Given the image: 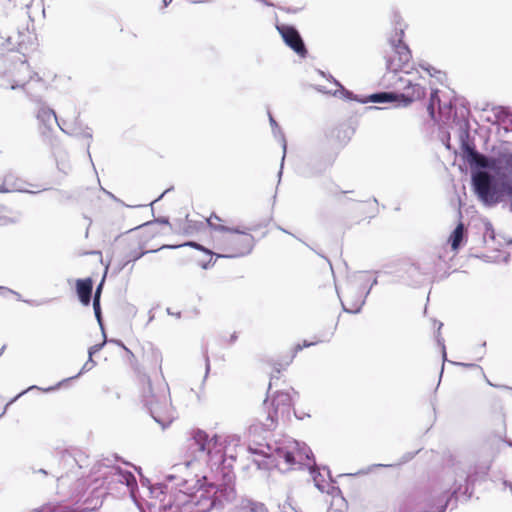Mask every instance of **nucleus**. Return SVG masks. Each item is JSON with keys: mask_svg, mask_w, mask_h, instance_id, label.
Here are the masks:
<instances>
[{"mask_svg": "<svg viewBox=\"0 0 512 512\" xmlns=\"http://www.w3.org/2000/svg\"><path fill=\"white\" fill-rule=\"evenodd\" d=\"M162 354L149 347L143 350L141 357L142 371L138 374V385L145 405L152 417L159 423L171 417V404L168 386L162 375Z\"/></svg>", "mask_w": 512, "mask_h": 512, "instance_id": "f257e3e1", "label": "nucleus"}, {"mask_svg": "<svg viewBox=\"0 0 512 512\" xmlns=\"http://www.w3.org/2000/svg\"><path fill=\"white\" fill-rule=\"evenodd\" d=\"M253 247V236L244 230L230 227L213 239L217 257L237 258L248 254Z\"/></svg>", "mask_w": 512, "mask_h": 512, "instance_id": "f03ea898", "label": "nucleus"}, {"mask_svg": "<svg viewBox=\"0 0 512 512\" xmlns=\"http://www.w3.org/2000/svg\"><path fill=\"white\" fill-rule=\"evenodd\" d=\"M217 492L215 484H201L191 495L180 491L176 496V504L187 506L191 512H209L215 506Z\"/></svg>", "mask_w": 512, "mask_h": 512, "instance_id": "7ed1b4c3", "label": "nucleus"}, {"mask_svg": "<svg viewBox=\"0 0 512 512\" xmlns=\"http://www.w3.org/2000/svg\"><path fill=\"white\" fill-rule=\"evenodd\" d=\"M404 29L400 28L396 32L395 37L389 41L387 48L384 50L386 59V67L392 72H398L408 66L412 55L408 46L403 42Z\"/></svg>", "mask_w": 512, "mask_h": 512, "instance_id": "20e7f679", "label": "nucleus"}, {"mask_svg": "<svg viewBox=\"0 0 512 512\" xmlns=\"http://www.w3.org/2000/svg\"><path fill=\"white\" fill-rule=\"evenodd\" d=\"M197 440L200 441L206 457H219L223 458L226 454V446L228 443L239 439L235 436H223L220 434L209 435L201 429H196Z\"/></svg>", "mask_w": 512, "mask_h": 512, "instance_id": "39448f33", "label": "nucleus"}, {"mask_svg": "<svg viewBox=\"0 0 512 512\" xmlns=\"http://www.w3.org/2000/svg\"><path fill=\"white\" fill-rule=\"evenodd\" d=\"M472 184L478 199L486 205H495L499 202V194L492 185V177L488 172L478 171L472 175Z\"/></svg>", "mask_w": 512, "mask_h": 512, "instance_id": "423d86ee", "label": "nucleus"}, {"mask_svg": "<svg viewBox=\"0 0 512 512\" xmlns=\"http://www.w3.org/2000/svg\"><path fill=\"white\" fill-rule=\"evenodd\" d=\"M405 85L401 93H398L399 102L404 106H408L413 102L423 99L426 95V79L424 77H416L414 79L401 78Z\"/></svg>", "mask_w": 512, "mask_h": 512, "instance_id": "0eeeda50", "label": "nucleus"}, {"mask_svg": "<svg viewBox=\"0 0 512 512\" xmlns=\"http://www.w3.org/2000/svg\"><path fill=\"white\" fill-rule=\"evenodd\" d=\"M181 461L186 467H192L200 463L206 457L204 449L197 440L196 429L191 432V437L187 439L185 444L181 447Z\"/></svg>", "mask_w": 512, "mask_h": 512, "instance_id": "6e6552de", "label": "nucleus"}, {"mask_svg": "<svg viewBox=\"0 0 512 512\" xmlns=\"http://www.w3.org/2000/svg\"><path fill=\"white\" fill-rule=\"evenodd\" d=\"M276 28L287 46H289L294 52H296L300 56L306 55V47L299 32L295 27L282 24L277 25Z\"/></svg>", "mask_w": 512, "mask_h": 512, "instance_id": "1a4fd4ad", "label": "nucleus"}, {"mask_svg": "<svg viewBox=\"0 0 512 512\" xmlns=\"http://www.w3.org/2000/svg\"><path fill=\"white\" fill-rule=\"evenodd\" d=\"M284 415L282 411L275 408L273 403L265 400L259 413L258 421L265 430H273L276 428L280 416Z\"/></svg>", "mask_w": 512, "mask_h": 512, "instance_id": "9d476101", "label": "nucleus"}, {"mask_svg": "<svg viewBox=\"0 0 512 512\" xmlns=\"http://www.w3.org/2000/svg\"><path fill=\"white\" fill-rule=\"evenodd\" d=\"M294 358H295V353H290L289 351H287L269 361V366L271 369L269 389H271V387H272L273 380H278L280 378V374L283 371L287 370V368L293 362Z\"/></svg>", "mask_w": 512, "mask_h": 512, "instance_id": "9b49d317", "label": "nucleus"}, {"mask_svg": "<svg viewBox=\"0 0 512 512\" xmlns=\"http://www.w3.org/2000/svg\"><path fill=\"white\" fill-rule=\"evenodd\" d=\"M344 310L350 313H356L364 304V299L361 293H358L353 288L345 290L340 297Z\"/></svg>", "mask_w": 512, "mask_h": 512, "instance_id": "f8f14e48", "label": "nucleus"}, {"mask_svg": "<svg viewBox=\"0 0 512 512\" xmlns=\"http://www.w3.org/2000/svg\"><path fill=\"white\" fill-rule=\"evenodd\" d=\"M158 226L157 223H147L133 233L132 238L138 242L141 250H148L147 242L157 235Z\"/></svg>", "mask_w": 512, "mask_h": 512, "instance_id": "ddd939ff", "label": "nucleus"}, {"mask_svg": "<svg viewBox=\"0 0 512 512\" xmlns=\"http://www.w3.org/2000/svg\"><path fill=\"white\" fill-rule=\"evenodd\" d=\"M75 285L76 293L80 302L84 306H88L91 302L93 280L90 277L85 279H77Z\"/></svg>", "mask_w": 512, "mask_h": 512, "instance_id": "4468645a", "label": "nucleus"}, {"mask_svg": "<svg viewBox=\"0 0 512 512\" xmlns=\"http://www.w3.org/2000/svg\"><path fill=\"white\" fill-rule=\"evenodd\" d=\"M269 402L273 403L276 409L282 411V414L289 415L293 405L292 396L286 391H277Z\"/></svg>", "mask_w": 512, "mask_h": 512, "instance_id": "2eb2a0df", "label": "nucleus"}, {"mask_svg": "<svg viewBox=\"0 0 512 512\" xmlns=\"http://www.w3.org/2000/svg\"><path fill=\"white\" fill-rule=\"evenodd\" d=\"M234 512H269L267 506L251 498H242L235 505Z\"/></svg>", "mask_w": 512, "mask_h": 512, "instance_id": "dca6fc26", "label": "nucleus"}, {"mask_svg": "<svg viewBox=\"0 0 512 512\" xmlns=\"http://www.w3.org/2000/svg\"><path fill=\"white\" fill-rule=\"evenodd\" d=\"M467 161L470 165H475L480 168H491L493 169V157L487 158L483 154L476 151L474 148L466 147Z\"/></svg>", "mask_w": 512, "mask_h": 512, "instance_id": "f3484780", "label": "nucleus"}, {"mask_svg": "<svg viewBox=\"0 0 512 512\" xmlns=\"http://www.w3.org/2000/svg\"><path fill=\"white\" fill-rule=\"evenodd\" d=\"M277 455L279 459L284 461L288 468L300 463L302 459L301 453L297 448H293L292 450L279 449Z\"/></svg>", "mask_w": 512, "mask_h": 512, "instance_id": "a211bd4d", "label": "nucleus"}, {"mask_svg": "<svg viewBox=\"0 0 512 512\" xmlns=\"http://www.w3.org/2000/svg\"><path fill=\"white\" fill-rule=\"evenodd\" d=\"M194 216L195 215H186L185 221L180 227L183 233L193 234L200 231L203 228L204 222L202 220L194 219Z\"/></svg>", "mask_w": 512, "mask_h": 512, "instance_id": "6ab92c4d", "label": "nucleus"}, {"mask_svg": "<svg viewBox=\"0 0 512 512\" xmlns=\"http://www.w3.org/2000/svg\"><path fill=\"white\" fill-rule=\"evenodd\" d=\"M205 221L212 230L218 232L219 234L230 228L227 225L228 221L221 218L216 213H211L210 216L205 219Z\"/></svg>", "mask_w": 512, "mask_h": 512, "instance_id": "aec40b11", "label": "nucleus"}, {"mask_svg": "<svg viewBox=\"0 0 512 512\" xmlns=\"http://www.w3.org/2000/svg\"><path fill=\"white\" fill-rule=\"evenodd\" d=\"M464 230H465L464 224L462 222H460L449 237V242L451 244V248L454 251H457L459 249L461 242L464 239Z\"/></svg>", "mask_w": 512, "mask_h": 512, "instance_id": "412c9836", "label": "nucleus"}, {"mask_svg": "<svg viewBox=\"0 0 512 512\" xmlns=\"http://www.w3.org/2000/svg\"><path fill=\"white\" fill-rule=\"evenodd\" d=\"M370 102L374 103H385L399 101L398 93L395 92H380L371 94L368 97Z\"/></svg>", "mask_w": 512, "mask_h": 512, "instance_id": "4be33fe9", "label": "nucleus"}, {"mask_svg": "<svg viewBox=\"0 0 512 512\" xmlns=\"http://www.w3.org/2000/svg\"><path fill=\"white\" fill-rule=\"evenodd\" d=\"M37 118L46 126H50L57 121L55 112L48 107H41L37 112Z\"/></svg>", "mask_w": 512, "mask_h": 512, "instance_id": "5701e85b", "label": "nucleus"}, {"mask_svg": "<svg viewBox=\"0 0 512 512\" xmlns=\"http://www.w3.org/2000/svg\"><path fill=\"white\" fill-rule=\"evenodd\" d=\"M436 106L438 107L439 109V112H441L442 108L440 106V98L438 96V90H434L431 95H430V99H429V103H428V106H427V111L430 115V117L432 119H436L435 117V108Z\"/></svg>", "mask_w": 512, "mask_h": 512, "instance_id": "b1692460", "label": "nucleus"}, {"mask_svg": "<svg viewBox=\"0 0 512 512\" xmlns=\"http://www.w3.org/2000/svg\"><path fill=\"white\" fill-rule=\"evenodd\" d=\"M319 342H321L319 339H316L313 341L304 340L301 344L299 343V344L295 345L292 349L289 350V352L295 353V356H296L297 353L300 352L303 348H308V347L314 346V345L318 344Z\"/></svg>", "mask_w": 512, "mask_h": 512, "instance_id": "393cba45", "label": "nucleus"}, {"mask_svg": "<svg viewBox=\"0 0 512 512\" xmlns=\"http://www.w3.org/2000/svg\"><path fill=\"white\" fill-rule=\"evenodd\" d=\"M35 512H62V507L58 503H46Z\"/></svg>", "mask_w": 512, "mask_h": 512, "instance_id": "a878e982", "label": "nucleus"}, {"mask_svg": "<svg viewBox=\"0 0 512 512\" xmlns=\"http://www.w3.org/2000/svg\"><path fill=\"white\" fill-rule=\"evenodd\" d=\"M93 309H94L96 318L100 322L101 321V309H100V302L98 301V297H94V299H93Z\"/></svg>", "mask_w": 512, "mask_h": 512, "instance_id": "bb28decb", "label": "nucleus"}, {"mask_svg": "<svg viewBox=\"0 0 512 512\" xmlns=\"http://www.w3.org/2000/svg\"><path fill=\"white\" fill-rule=\"evenodd\" d=\"M238 339V333L236 331L232 332L229 334L228 338L225 339V342L227 344H233L237 341Z\"/></svg>", "mask_w": 512, "mask_h": 512, "instance_id": "cd10ccee", "label": "nucleus"}, {"mask_svg": "<svg viewBox=\"0 0 512 512\" xmlns=\"http://www.w3.org/2000/svg\"><path fill=\"white\" fill-rule=\"evenodd\" d=\"M103 346V343L102 344H96V345H93L92 347L89 348V356L92 357L93 354H95L96 352H98Z\"/></svg>", "mask_w": 512, "mask_h": 512, "instance_id": "c85d7f7f", "label": "nucleus"}, {"mask_svg": "<svg viewBox=\"0 0 512 512\" xmlns=\"http://www.w3.org/2000/svg\"><path fill=\"white\" fill-rule=\"evenodd\" d=\"M10 192V189L6 187L4 182H0V193Z\"/></svg>", "mask_w": 512, "mask_h": 512, "instance_id": "c756f323", "label": "nucleus"}, {"mask_svg": "<svg viewBox=\"0 0 512 512\" xmlns=\"http://www.w3.org/2000/svg\"><path fill=\"white\" fill-rule=\"evenodd\" d=\"M100 295H101V285L98 286L94 297H98V301L100 302Z\"/></svg>", "mask_w": 512, "mask_h": 512, "instance_id": "7c9ffc66", "label": "nucleus"}, {"mask_svg": "<svg viewBox=\"0 0 512 512\" xmlns=\"http://www.w3.org/2000/svg\"><path fill=\"white\" fill-rule=\"evenodd\" d=\"M448 498L445 499L444 504L442 505V509H444L447 506Z\"/></svg>", "mask_w": 512, "mask_h": 512, "instance_id": "2f4dec72", "label": "nucleus"}, {"mask_svg": "<svg viewBox=\"0 0 512 512\" xmlns=\"http://www.w3.org/2000/svg\"><path fill=\"white\" fill-rule=\"evenodd\" d=\"M190 245H192V246H194V247H197V248H200V246H199V245H197V244H192V243H191Z\"/></svg>", "mask_w": 512, "mask_h": 512, "instance_id": "473e14b6", "label": "nucleus"}]
</instances>
